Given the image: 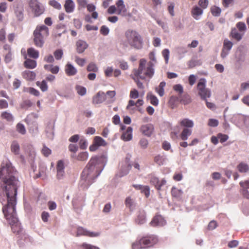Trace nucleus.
I'll list each match as a JSON object with an SVG mask.
<instances>
[{
	"instance_id": "f257e3e1",
	"label": "nucleus",
	"mask_w": 249,
	"mask_h": 249,
	"mask_svg": "<svg viewBox=\"0 0 249 249\" xmlns=\"http://www.w3.org/2000/svg\"><path fill=\"white\" fill-rule=\"evenodd\" d=\"M17 171L10 162L3 163L0 168V201L3 205L2 212L11 225L14 233L18 234L21 230L20 223L16 216V205L18 186Z\"/></svg>"
},
{
	"instance_id": "f03ea898",
	"label": "nucleus",
	"mask_w": 249,
	"mask_h": 249,
	"mask_svg": "<svg viewBox=\"0 0 249 249\" xmlns=\"http://www.w3.org/2000/svg\"><path fill=\"white\" fill-rule=\"evenodd\" d=\"M99 158L93 157L91 158L88 165L81 173V183L87 187L91 184L94 180L99 175L100 173L96 168Z\"/></svg>"
},
{
	"instance_id": "7ed1b4c3",
	"label": "nucleus",
	"mask_w": 249,
	"mask_h": 249,
	"mask_svg": "<svg viewBox=\"0 0 249 249\" xmlns=\"http://www.w3.org/2000/svg\"><path fill=\"white\" fill-rule=\"evenodd\" d=\"M154 64L152 61L147 62L145 59H141L139 61V67L133 71V74L135 76H139L141 79H145L146 77L151 78L154 74Z\"/></svg>"
},
{
	"instance_id": "20e7f679",
	"label": "nucleus",
	"mask_w": 249,
	"mask_h": 249,
	"mask_svg": "<svg viewBox=\"0 0 249 249\" xmlns=\"http://www.w3.org/2000/svg\"><path fill=\"white\" fill-rule=\"evenodd\" d=\"M124 36L125 42L131 47L137 50L142 48V38L137 31L129 29L125 32Z\"/></svg>"
},
{
	"instance_id": "39448f33",
	"label": "nucleus",
	"mask_w": 249,
	"mask_h": 249,
	"mask_svg": "<svg viewBox=\"0 0 249 249\" xmlns=\"http://www.w3.org/2000/svg\"><path fill=\"white\" fill-rule=\"evenodd\" d=\"M49 34V28L44 25H37L33 33L35 45L39 48L42 47L44 38Z\"/></svg>"
},
{
	"instance_id": "423d86ee",
	"label": "nucleus",
	"mask_w": 249,
	"mask_h": 249,
	"mask_svg": "<svg viewBox=\"0 0 249 249\" xmlns=\"http://www.w3.org/2000/svg\"><path fill=\"white\" fill-rule=\"evenodd\" d=\"M206 80L204 78H201L197 85L198 95L205 101L210 97L211 94L210 90L206 87Z\"/></svg>"
},
{
	"instance_id": "0eeeda50",
	"label": "nucleus",
	"mask_w": 249,
	"mask_h": 249,
	"mask_svg": "<svg viewBox=\"0 0 249 249\" xmlns=\"http://www.w3.org/2000/svg\"><path fill=\"white\" fill-rule=\"evenodd\" d=\"M29 5L36 17L39 16L44 12V7L37 0H31Z\"/></svg>"
},
{
	"instance_id": "6e6552de",
	"label": "nucleus",
	"mask_w": 249,
	"mask_h": 249,
	"mask_svg": "<svg viewBox=\"0 0 249 249\" xmlns=\"http://www.w3.org/2000/svg\"><path fill=\"white\" fill-rule=\"evenodd\" d=\"M141 239L144 249L152 247L158 242L157 237L153 235L143 237Z\"/></svg>"
},
{
	"instance_id": "1a4fd4ad",
	"label": "nucleus",
	"mask_w": 249,
	"mask_h": 249,
	"mask_svg": "<svg viewBox=\"0 0 249 249\" xmlns=\"http://www.w3.org/2000/svg\"><path fill=\"white\" fill-rule=\"evenodd\" d=\"M150 183L154 185L158 190H160L162 186L165 184L166 181L164 179L160 180L159 178L153 175H149Z\"/></svg>"
},
{
	"instance_id": "9d476101",
	"label": "nucleus",
	"mask_w": 249,
	"mask_h": 249,
	"mask_svg": "<svg viewBox=\"0 0 249 249\" xmlns=\"http://www.w3.org/2000/svg\"><path fill=\"white\" fill-rule=\"evenodd\" d=\"M154 130V127L151 124L142 125L140 128L141 132L147 137H150L153 133Z\"/></svg>"
},
{
	"instance_id": "9b49d317",
	"label": "nucleus",
	"mask_w": 249,
	"mask_h": 249,
	"mask_svg": "<svg viewBox=\"0 0 249 249\" xmlns=\"http://www.w3.org/2000/svg\"><path fill=\"white\" fill-rule=\"evenodd\" d=\"M239 184L241 187V193L244 196L249 199V178L245 181H241Z\"/></svg>"
},
{
	"instance_id": "f8f14e48",
	"label": "nucleus",
	"mask_w": 249,
	"mask_h": 249,
	"mask_svg": "<svg viewBox=\"0 0 249 249\" xmlns=\"http://www.w3.org/2000/svg\"><path fill=\"white\" fill-rule=\"evenodd\" d=\"M166 224V221L160 215H156L150 223L151 226L153 227L162 226Z\"/></svg>"
},
{
	"instance_id": "ddd939ff",
	"label": "nucleus",
	"mask_w": 249,
	"mask_h": 249,
	"mask_svg": "<svg viewBox=\"0 0 249 249\" xmlns=\"http://www.w3.org/2000/svg\"><path fill=\"white\" fill-rule=\"evenodd\" d=\"M77 234L79 235H85L90 237H97L100 235L99 232H90L84 229L82 227H78L77 230Z\"/></svg>"
},
{
	"instance_id": "4468645a",
	"label": "nucleus",
	"mask_w": 249,
	"mask_h": 249,
	"mask_svg": "<svg viewBox=\"0 0 249 249\" xmlns=\"http://www.w3.org/2000/svg\"><path fill=\"white\" fill-rule=\"evenodd\" d=\"M144 102L142 99H139L136 102L132 100H130L128 102V104L126 107V109L131 112L134 109V108H132V107L136 106L137 107H139L142 106Z\"/></svg>"
},
{
	"instance_id": "2eb2a0df",
	"label": "nucleus",
	"mask_w": 249,
	"mask_h": 249,
	"mask_svg": "<svg viewBox=\"0 0 249 249\" xmlns=\"http://www.w3.org/2000/svg\"><path fill=\"white\" fill-rule=\"evenodd\" d=\"M65 72L67 75L72 76L76 74L77 71L71 64L68 63L65 66Z\"/></svg>"
},
{
	"instance_id": "dca6fc26",
	"label": "nucleus",
	"mask_w": 249,
	"mask_h": 249,
	"mask_svg": "<svg viewBox=\"0 0 249 249\" xmlns=\"http://www.w3.org/2000/svg\"><path fill=\"white\" fill-rule=\"evenodd\" d=\"M106 100L105 93L102 91H99L97 94L93 97L92 103L94 104H99L103 103Z\"/></svg>"
},
{
	"instance_id": "f3484780",
	"label": "nucleus",
	"mask_w": 249,
	"mask_h": 249,
	"mask_svg": "<svg viewBox=\"0 0 249 249\" xmlns=\"http://www.w3.org/2000/svg\"><path fill=\"white\" fill-rule=\"evenodd\" d=\"M117 14L119 15H124L126 12V9L123 0H118L116 3Z\"/></svg>"
},
{
	"instance_id": "a211bd4d",
	"label": "nucleus",
	"mask_w": 249,
	"mask_h": 249,
	"mask_svg": "<svg viewBox=\"0 0 249 249\" xmlns=\"http://www.w3.org/2000/svg\"><path fill=\"white\" fill-rule=\"evenodd\" d=\"M64 7L67 13L73 12L75 8V4L72 0H66Z\"/></svg>"
},
{
	"instance_id": "6ab92c4d",
	"label": "nucleus",
	"mask_w": 249,
	"mask_h": 249,
	"mask_svg": "<svg viewBox=\"0 0 249 249\" xmlns=\"http://www.w3.org/2000/svg\"><path fill=\"white\" fill-rule=\"evenodd\" d=\"M76 45L77 52L79 53L84 52L88 46L85 41L81 40H78L76 42Z\"/></svg>"
},
{
	"instance_id": "aec40b11",
	"label": "nucleus",
	"mask_w": 249,
	"mask_h": 249,
	"mask_svg": "<svg viewBox=\"0 0 249 249\" xmlns=\"http://www.w3.org/2000/svg\"><path fill=\"white\" fill-rule=\"evenodd\" d=\"M146 221V214L144 211H140L138 212L135 219L136 222L138 224H142Z\"/></svg>"
},
{
	"instance_id": "412c9836",
	"label": "nucleus",
	"mask_w": 249,
	"mask_h": 249,
	"mask_svg": "<svg viewBox=\"0 0 249 249\" xmlns=\"http://www.w3.org/2000/svg\"><path fill=\"white\" fill-rule=\"evenodd\" d=\"M132 138V128L128 127L126 131L124 132L121 136V139L124 141H128Z\"/></svg>"
},
{
	"instance_id": "4be33fe9",
	"label": "nucleus",
	"mask_w": 249,
	"mask_h": 249,
	"mask_svg": "<svg viewBox=\"0 0 249 249\" xmlns=\"http://www.w3.org/2000/svg\"><path fill=\"white\" fill-rule=\"evenodd\" d=\"M22 77L26 80L28 81L34 80L36 76V73L30 71H25L22 73Z\"/></svg>"
},
{
	"instance_id": "5701e85b",
	"label": "nucleus",
	"mask_w": 249,
	"mask_h": 249,
	"mask_svg": "<svg viewBox=\"0 0 249 249\" xmlns=\"http://www.w3.org/2000/svg\"><path fill=\"white\" fill-rule=\"evenodd\" d=\"M181 126L185 127L186 128H192L194 126V122L193 121L187 118L183 119L180 120L179 122Z\"/></svg>"
},
{
	"instance_id": "b1692460",
	"label": "nucleus",
	"mask_w": 249,
	"mask_h": 249,
	"mask_svg": "<svg viewBox=\"0 0 249 249\" xmlns=\"http://www.w3.org/2000/svg\"><path fill=\"white\" fill-rule=\"evenodd\" d=\"M203 13V10L199 7L194 6L191 11V14L193 17L196 19H198V16L201 15Z\"/></svg>"
},
{
	"instance_id": "393cba45",
	"label": "nucleus",
	"mask_w": 249,
	"mask_h": 249,
	"mask_svg": "<svg viewBox=\"0 0 249 249\" xmlns=\"http://www.w3.org/2000/svg\"><path fill=\"white\" fill-rule=\"evenodd\" d=\"M192 132V131L191 129L188 128H184L182 130L180 135L181 139L183 141L187 140L188 138V137L191 135Z\"/></svg>"
},
{
	"instance_id": "a878e982",
	"label": "nucleus",
	"mask_w": 249,
	"mask_h": 249,
	"mask_svg": "<svg viewBox=\"0 0 249 249\" xmlns=\"http://www.w3.org/2000/svg\"><path fill=\"white\" fill-rule=\"evenodd\" d=\"M24 62V67L27 69H33L36 67V62L31 59H26Z\"/></svg>"
},
{
	"instance_id": "bb28decb",
	"label": "nucleus",
	"mask_w": 249,
	"mask_h": 249,
	"mask_svg": "<svg viewBox=\"0 0 249 249\" xmlns=\"http://www.w3.org/2000/svg\"><path fill=\"white\" fill-rule=\"evenodd\" d=\"M2 120H5L8 122H12L14 121V117L11 113L7 111H3L0 115Z\"/></svg>"
},
{
	"instance_id": "cd10ccee",
	"label": "nucleus",
	"mask_w": 249,
	"mask_h": 249,
	"mask_svg": "<svg viewBox=\"0 0 249 249\" xmlns=\"http://www.w3.org/2000/svg\"><path fill=\"white\" fill-rule=\"evenodd\" d=\"M96 145L99 146H105L107 145V142L102 137L100 136H95L93 141Z\"/></svg>"
},
{
	"instance_id": "c85d7f7f",
	"label": "nucleus",
	"mask_w": 249,
	"mask_h": 249,
	"mask_svg": "<svg viewBox=\"0 0 249 249\" xmlns=\"http://www.w3.org/2000/svg\"><path fill=\"white\" fill-rule=\"evenodd\" d=\"M28 56L34 59H37L39 56V52L31 47L27 49Z\"/></svg>"
},
{
	"instance_id": "c756f323",
	"label": "nucleus",
	"mask_w": 249,
	"mask_h": 249,
	"mask_svg": "<svg viewBox=\"0 0 249 249\" xmlns=\"http://www.w3.org/2000/svg\"><path fill=\"white\" fill-rule=\"evenodd\" d=\"M23 8L22 6H17L15 10V13L19 20L23 18Z\"/></svg>"
},
{
	"instance_id": "7c9ffc66",
	"label": "nucleus",
	"mask_w": 249,
	"mask_h": 249,
	"mask_svg": "<svg viewBox=\"0 0 249 249\" xmlns=\"http://www.w3.org/2000/svg\"><path fill=\"white\" fill-rule=\"evenodd\" d=\"M11 151L15 155H18L20 151V147L18 142L16 141L12 142L11 145Z\"/></svg>"
},
{
	"instance_id": "2f4dec72",
	"label": "nucleus",
	"mask_w": 249,
	"mask_h": 249,
	"mask_svg": "<svg viewBox=\"0 0 249 249\" xmlns=\"http://www.w3.org/2000/svg\"><path fill=\"white\" fill-rule=\"evenodd\" d=\"M237 169L240 173H247L249 171V165L244 162H241L237 165Z\"/></svg>"
},
{
	"instance_id": "473e14b6",
	"label": "nucleus",
	"mask_w": 249,
	"mask_h": 249,
	"mask_svg": "<svg viewBox=\"0 0 249 249\" xmlns=\"http://www.w3.org/2000/svg\"><path fill=\"white\" fill-rule=\"evenodd\" d=\"M166 83L165 82L162 81L160 83L159 86L156 88V91L160 96H162L164 93V88L165 86Z\"/></svg>"
},
{
	"instance_id": "72a5a7b5",
	"label": "nucleus",
	"mask_w": 249,
	"mask_h": 249,
	"mask_svg": "<svg viewBox=\"0 0 249 249\" xmlns=\"http://www.w3.org/2000/svg\"><path fill=\"white\" fill-rule=\"evenodd\" d=\"M165 159H166L164 156L158 155L154 157V160L157 164L160 166L164 163Z\"/></svg>"
},
{
	"instance_id": "f704fd0d",
	"label": "nucleus",
	"mask_w": 249,
	"mask_h": 249,
	"mask_svg": "<svg viewBox=\"0 0 249 249\" xmlns=\"http://www.w3.org/2000/svg\"><path fill=\"white\" fill-rule=\"evenodd\" d=\"M182 191L181 190L178 189L175 187H173L171 189V195L172 196L174 197H180L182 195Z\"/></svg>"
},
{
	"instance_id": "c9c22d12",
	"label": "nucleus",
	"mask_w": 249,
	"mask_h": 249,
	"mask_svg": "<svg viewBox=\"0 0 249 249\" xmlns=\"http://www.w3.org/2000/svg\"><path fill=\"white\" fill-rule=\"evenodd\" d=\"M231 34L232 37L237 41L240 40L242 38V35L239 33L235 29L231 30Z\"/></svg>"
},
{
	"instance_id": "e433bc0d",
	"label": "nucleus",
	"mask_w": 249,
	"mask_h": 249,
	"mask_svg": "<svg viewBox=\"0 0 249 249\" xmlns=\"http://www.w3.org/2000/svg\"><path fill=\"white\" fill-rule=\"evenodd\" d=\"M36 84L40 88L43 92L46 91L48 90V87L47 83L45 80H43L41 82L37 81L36 82Z\"/></svg>"
},
{
	"instance_id": "4c0bfd02",
	"label": "nucleus",
	"mask_w": 249,
	"mask_h": 249,
	"mask_svg": "<svg viewBox=\"0 0 249 249\" xmlns=\"http://www.w3.org/2000/svg\"><path fill=\"white\" fill-rule=\"evenodd\" d=\"M147 97L149 98L150 101V103L155 106H157L159 104V100L157 97L155 95H154L152 94L148 93L147 94Z\"/></svg>"
},
{
	"instance_id": "58836bf2",
	"label": "nucleus",
	"mask_w": 249,
	"mask_h": 249,
	"mask_svg": "<svg viewBox=\"0 0 249 249\" xmlns=\"http://www.w3.org/2000/svg\"><path fill=\"white\" fill-rule=\"evenodd\" d=\"M211 12L213 16L218 17L220 15L221 10L219 7L213 6L211 8Z\"/></svg>"
},
{
	"instance_id": "ea45409f",
	"label": "nucleus",
	"mask_w": 249,
	"mask_h": 249,
	"mask_svg": "<svg viewBox=\"0 0 249 249\" xmlns=\"http://www.w3.org/2000/svg\"><path fill=\"white\" fill-rule=\"evenodd\" d=\"M49 4L54 8L60 10L62 8L61 5L60 3L55 0H51L49 1Z\"/></svg>"
},
{
	"instance_id": "a19ab883",
	"label": "nucleus",
	"mask_w": 249,
	"mask_h": 249,
	"mask_svg": "<svg viewBox=\"0 0 249 249\" xmlns=\"http://www.w3.org/2000/svg\"><path fill=\"white\" fill-rule=\"evenodd\" d=\"M88 153L87 152H83L80 153L77 157V160L80 161L86 160L88 158Z\"/></svg>"
},
{
	"instance_id": "79ce46f5",
	"label": "nucleus",
	"mask_w": 249,
	"mask_h": 249,
	"mask_svg": "<svg viewBox=\"0 0 249 249\" xmlns=\"http://www.w3.org/2000/svg\"><path fill=\"white\" fill-rule=\"evenodd\" d=\"M232 45L233 43L231 41L228 39H225L223 43V48L229 52L231 49Z\"/></svg>"
},
{
	"instance_id": "37998d69",
	"label": "nucleus",
	"mask_w": 249,
	"mask_h": 249,
	"mask_svg": "<svg viewBox=\"0 0 249 249\" xmlns=\"http://www.w3.org/2000/svg\"><path fill=\"white\" fill-rule=\"evenodd\" d=\"M132 249H143L144 247L141 243V239H140L139 241H136L134 243L132 244Z\"/></svg>"
},
{
	"instance_id": "c03bdc74",
	"label": "nucleus",
	"mask_w": 249,
	"mask_h": 249,
	"mask_svg": "<svg viewBox=\"0 0 249 249\" xmlns=\"http://www.w3.org/2000/svg\"><path fill=\"white\" fill-rule=\"evenodd\" d=\"M16 129L18 132L21 134H25L26 133V129L24 125L20 123H18L16 125Z\"/></svg>"
},
{
	"instance_id": "a18cd8bd",
	"label": "nucleus",
	"mask_w": 249,
	"mask_h": 249,
	"mask_svg": "<svg viewBox=\"0 0 249 249\" xmlns=\"http://www.w3.org/2000/svg\"><path fill=\"white\" fill-rule=\"evenodd\" d=\"M98 67L95 64L93 63H89L87 67V71H93L96 72L98 71Z\"/></svg>"
},
{
	"instance_id": "49530a36",
	"label": "nucleus",
	"mask_w": 249,
	"mask_h": 249,
	"mask_svg": "<svg viewBox=\"0 0 249 249\" xmlns=\"http://www.w3.org/2000/svg\"><path fill=\"white\" fill-rule=\"evenodd\" d=\"M76 89L78 94L80 95H84L86 93V89L81 86H76Z\"/></svg>"
},
{
	"instance_id": "de8ad7c7",
	"label": "nucleus",
	"mask_w": 249,
	"mask_h": 249,
	"mask_svg": "<svg viewBox=\"0 0 249 249\" xmlns=\"http://www.w3.org/2000/svg\"><path fill=\"white\" fill-rule=\"evenodd\" d=\"M173 89L175 91L177 92L179 95H181L183 92V89L182 85L180 84H177L174 86Z\"/></svg>"
},
{
	"instance_id": "09e8293b",
	"label": "nucleus",
	"mask_w": 249,
	"mask_h": 249,
	"mask_svg": "<svg viewBox=\"0 0 249 249\" xmlns=\"http://www.w3.org/2000/svg\"><path fill=\"white\" fill-rule=\"evenodd\" d=\"M139 93L138 91L136 89H132L130 91L129 97L131 99H136L139 97Z\"/></svg>"
},
{
	"instance_id": "8fccbe9b",
	"label": "nucleus",
	"mask_w": 249,
	"mask_h": 249,
	"mask_svg": "<svg viewBox=\"0 0 249 249\" xmlns=\"http://www.w3.org/2000/svg\"><path fill=\"white\" fill-rule=\"evenodd\" d=\"M54 56L56 60H60L63 56V53L62 50H56L53 53Z\"/></svg>"
},
{
	"instance_id": "3c124183",
	"label": "nucleus",
	"mask_w": 249,
	"mask_h": 249,
	"mask_svg": "<svg viewBox=\"0 0 249 249\" xmlns=\"http://www.w3.org/2000/svg\"><path fill=\"white\" fill-rule=\"evenodd\" d=\"M132 78L136 82L138 88L141 89H143L144 88L142 83L139 80V76H135L133 75Z\"/></svg>"
},
{
	"instance_id": "603ef678",
	"label": "nucleus",
	"mask_w": 249,
	"mask_h": 249,
	"mask_svg": "<svg viewBox=\"0 0 249 249\" xmlns=\"http://www.w3.org/2000/svg\"><path fill=\"white\" fill-rule=\"evenodd\" d=\"M75 62L79 66H80L81 67H83V66H84V65L86 63V60L84 58H80L78 56H75Z\"/></svg>"
},
{
	"instance_id": "864d4df0",
	"label": "nucleus",
	"mask_w": 249,
	"mask_h": 249,
	"mask_svg": "<svg viewBox=\"0 0 249 249\" xmlns=\"http://www.w3.org/2000/svg\"><path fill=\"white\" fill-rule=\"evenodd\" d=\"M148 144V142L145 138H142L141 139V140L139 142V144L140 145L141 147L143 149H145L146 148H147Z\"/></svg>"
},
{
	"instance_id": "5fc2aeb1",
	"label": "nucleus",
	"mask_w": 249,
	"mask_h": 249,
	"mask_svg": "<svg viewBox=\"0 0 249 249\" xmlns=\"http://www.w3.org/2000/svg\"><path fill=\"white\" fill-rule=\"evenodd\" d=\"M217 138L219 139L220 142L223 143L226 142L228 139L229 137L228 135L226 134L219 133L217 135Z\"/></svg>"
},
{
	"instance_id": "6e6d98bb",
	"label": "nucleus",
	"mask_w": 249,
	"mask_h": 249,
	"mask_svg": "<svg viewBox=\"0 0 249 249\" xmlns=\"http://www.w3.org/2000/svg\"><path fill=\"white\" fill-rule=\"evenodd\" d=\"M162 54L165 59L166 63H167L169 57V51L168 49H165L162 51Z\"/></svg>"
},
{
	"instance_id": "4d7b16f0",
	"label": "nucleus",
	"mask_w": 249,
	"mask_h": 249,
	"mask_svg": "<svg viewBox=\"0 0 249 249\" xmlns=\"http://www.w3.org/2000/svg\"><path fill=\"white\" fill-rule=\"evenodd\" d=\"M141 192L143 193L145 196L147 198L150 195V188L148 186H143V188L141 190Z\"/></svg>"
},
{
	"instance_id": "13d9d810",
	"label": "nucleus",
	"mask_w": 249,
	"mask_h": 249,
	"mask_svg": "<svg viewBox=\"0 0 249 249\" xmlns=\"http://www.w3.org/2000/svg\"><path fill=\"white\" fill-rule=\"evenodd\" d=\"M209 4L208 0H199L198 5L203 9H206Z\"/></svg>"
},
{
	"instance_id": "bf43d9fd",
	"label": "nucleus",
	"mask_w": 249,
	"mask_h": 249,
	"mask_svg": "<svg viewBox=\"0 0 249 249\" xmlns=\"http://www.w3.org/2000/svg\"><path fill=\"white\" fill-rule=\"evenodd\" d=\"M42 153L45 157H48L51 153V150L45 145H44L42 149Z\"/></svg>"
},
{
	"instance_id": "052dcab7",
	"label": "nucleus",
	"mask_w": 249,
	"mask_h": 249,
	"mask_svg": "<svg viewBox=\"0 0 249 249\" xmlns=\"http://www.w3.org/2000/svg\"><path fill=\"white\" fill-rule=\"evenodd\" d=\"M20 106L23 108L29 107L32 106V103L29 100H26L22 102Z\"/></svg>"
},
{
	"instance_id": "680f3d73",
	"label": "nucleus",
	"mask_w": 249,
	"mask_h": 249,
	"mask_svg": "<svg viewBox=\"0 0 249 249\" xmlns=\"http://www.w3.org/2000/svg\"><path fill=\"white\" fill-rule=\"evenodd\" d=\"M236 27L238 29V30L242 32L245 31L246 29V26L244 22H239L236 24Z\"/></svg>"
},
{
	"instance_id": "e2e57ef3",
	"label": "nucleus",
	"mask_w": 249,
	"mask_h": 249,
	"mask_svg": "<svg viewBox=\"0 0 249 249\" xmlns=\"http://www.w3.org/2000/svg\"><path fill=\"white\" fill-rule=\"evenodd\" d=\"M56 170L57 171H64V164L62 160H58L56 165Z\"/></svg>"
},
{
	"instance_id": "0e129e2a",
	"label": "nucleus",
	"mask_w": 249,
	"mask_h": 249,
	"mask_svg": "<svg viewBox=\"0 0 249 249\" xmlns=\"http://www.w3.org/2000/svg\"><path fill=\"white\" fill-rule=\"evenodd\" d=\"M109 29L105 25H103L100 29V33L104 36H107L109 33Z\"/></svg>"
},
{
	"instance_id": "69168bd1",
	"label": "nucleus",
	"mask_w": 249,
	"mask_h": 249,
	"mask_svg": "<svg viewBox=\"0 0 249 249\" xmlns=\"http://www.w3.org/2000/svg\"><path fill=\"white\" fill-rule=\"evenodd\" d=\"M28 91L30 94L36 96H38L40 95L39 91L33 88H29Z\"/></svg>"
},
{
	"instance_id": "338daca9",
	"label": "nucleus",
	"mask_w": 249,
	"mask_h": 249,
	"mask_svg": "<svg viewBox=\"0 0 249 249\" xmlns=\"http://www.w3.org/2000/svg\"><path fill=\"white\" fill-rule=\"evenodd\" d=\"M217 223L215 221H211L208 226V228L209 230H213L217 227Z\"/></svg>"
},
{
	"instance_id": "774afa93",
	"label": "nucleus",
	"mask_w": 249,
	"mask_h": 249,
	"mask_svg": "<svg viewBox=\"0 0 249 249\" xmlns=\"http://www.w3.org/2000/svg\"><path fill=\"white\" fill-rule=\"evenodd\" d=\"M81 246L83 249H99V248L97 247L86 243H83Z\"/></svg>"
}]
</instances>
